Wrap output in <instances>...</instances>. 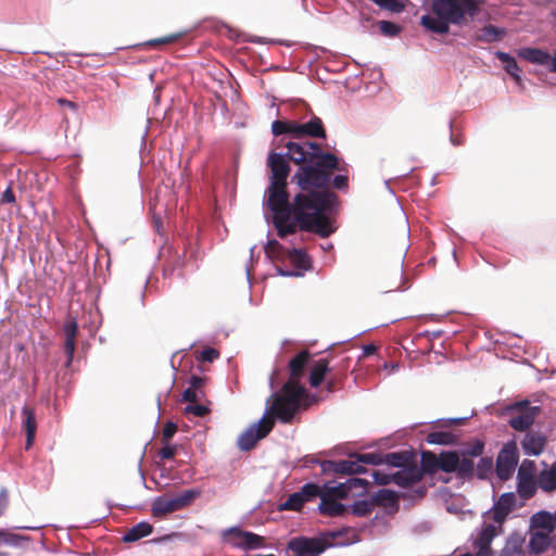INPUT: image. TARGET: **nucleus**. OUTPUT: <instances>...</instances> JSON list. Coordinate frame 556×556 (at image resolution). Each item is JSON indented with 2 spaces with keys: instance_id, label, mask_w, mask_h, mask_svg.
Returning a JSON list of instances; mask_svg holds the SVG:
<instances>
[{
  "instance_id": "72a5a7b5",
  "label": "nucleus",
  "mask_w": 556,
  "mask_h": 556,
  "mask_svg": "<svg viewBox=\"0 0 556 556\" xmlns=\"http://www.w3.org/2000/svg\"><path fill=\"white\" fill-rule=\"evenodd\" d=\"M348 494L349 485L345 482L334 486H329L327 484L321 486V495L330 498L342 500L345 498Z\"/></svg>"
},
{
  "instance_id": "ea45409f",
  "label": "nucleus",
  "mask_w": 556,
  "mask_h": 556,
  "mask_svg": "<svg viewBox=\"0 0 556 556\" xmlns=\"http://www.w3.org/2000/svg\"><path fill=\"white\" fill-rule=\"evenodd\" d=\"M304 503L312 502L321 496V486L316 483H306L300 489Z\"/></svg>"
},
{
  "instance_id": "f704fd0d",
  "label": "nucleus",
  "mask_w": 556,
  "mask_h": 556,
  "mask_svg": "<svg viewBox=\"0 0 556 556\" xmlns=\"http://www.w3.org/2000/svg\"><path fill=\"white\" fill-rule=\"evenodd\" d=\"M288 258L299 269H307L311 265L308 255L301 249L288 251Z\"/></svg>"
},
{
  "instance_id": "6e6552de",
  "label": "nucleus",
  "mask_w": 556,
  "mask_h": 556,
  "mask_svg": "<svg viewBox=\"0 0 556 556\" xmlns=\"http://www.w3.org/2000/svg\"><path fill=\"white\" fill-rule=\"evenodd\" d=\"M519 453L515 442L506 443L496 459V475L501 480H508L516 470Z\"/></svg>"
},
{
  "instance_id": "de8ad7c7",
  "label": "nucleus",
  "mask_w": 556,
  "mask_h": 556,
  "mask_svg": "<svg viewBox=\"0 0 556 556\" xmlns=\"http://www.w3.org/2000/svg\"><path fill=\"white\" fill-rule=\"evenodd\" d=\"M535 464L533 460H523L517 473V478H534Z\"/></svg>"
},
{
  "instance_id": "4be33fe9",
  "label": "nucleus",
  "mask_w": 556,
  "mask_h": 556,
  "mask_svg": "<svg viewBox=\"0 0 556 556\" xmlns=\"http://www.w3.org/2000/svg\"><path fill=\"white\" fill-rule=\"evenodd\" d=\"M518 55L532 64L548 65L551 61L549 53L538 48H522Z\"/></svg>"
},
{
  "instance_id": "39448f33",
  "label": "nucleus",
  "mask_w": 556,
  "mask_h": 556,
  "mask_svg": "<svg viewBox=\"0 0 556 556\" xmlns=\"http://www.w3.org/2000/svg\"><path fill=\"white\" fill-rule=\"evenodd\" d=\"M274 416L266 412V415L263 416L258 422L251 425L243 431L237 442L240 451L248 452L253 450L260 440L267 437L274 428Z\"/></svg>"
},
{
  "instance_id": "4d7b16f0",
  "label": "nucleus",
  "mask_w": 556,
  "mask_h": 556,
  "mask_svg": "<svg viewBox=\"0 0 556 556\" xmlns=\"http://www.w3.org/2000/svg\"><path fill=\"white\" fill-rule=\"evenodd\" d=\"M163 447L159 451V456L163 460L173 459L176 455L177 446L168 443H162Z\"/></svg>"
},
{
  "instance_id": "a211bd4d",
  "label": "nucleus",
  "mask_w": 556,
  "mask_h": 556,
  "mask_svg": "<svg viewBox=\"0 0 556 556\" xmlns=\"http://www.w3.org/2000/svg\"><path fill=\"white\" fill-rule=\"evenodd\" d=\"M349 367V358H345L341 362L339 365V368H331V371L328 372L329 377L326 381V390L328 392H334L339 389H341L342 383L346 377L345 371Z\"/></svg>"
},
{
  "instance_id": "aec40b11",
  "label": "nucleus",
  "mask_w": 556,
  "mask_h": 556,
  "mask_svg": "<svg viewBox=\"0 0 556 556\" xmlns=\"http://www.w3.org/2000/svg\"><path fill=\"white\" fill-rule=\"evenodd\" d=\"M318 509L321 515L329 517L342 516L348 510V508L338 500L330 498L324 495L320 496Z\"/></svg>"
},
{
  "instance_id": "864d4df0",
  "label": "nucleus",
  "mask_w": 556,
  "mask_h": 556,
  "mask_svg": "<svg viewBox=\"0 0 556 556\" xmlns=\"http://www.w3.org/2000/svg\"><path fill=\"white\" fill-rule=\"evenodd\" d=\"M13 181L9 180L7 188L0 195V204H14L16 202L15 194L13 192Z\"/></svg>"
},
{
  "instance_id": "58836bf2",
  "label": "nucleus",
  "mask_w": 556,
  "mask_h": 556,
  "mask_svg": "<svg viewBox=\"0 0 556 556\" xmlns=\"http://www.w3.org/2000/svg\"><path fill=\"white\" fill-rule=\"evenodd\" d=\"M374 508H375V504H374L372 497H370L369 500H359V501L354 502L351 510H352V514L357 517H365V516L369 515L374 510Z\"/></svg>"
},
{
  "instance_id": "680f3d73",
  "label": "nucleus",
  "mask_w": 556,
  "mask_h": 556,
  "mask_svg": "<svg viewBox=\"0 0 556 556\" xmlns=\"http://www.w3.org/2000/svg\"><path fill=\"white\" fill-rule=\"evenodd\" d=\"M219 357V352L213 348H205L201 352L200 359L203 362H213L214 359Z\"/></svg>"
},
{
  "instance_id": "3c124183",
  "label": "nucleus",
  "mask_w": 556,
  "mask_h": 556,
  "mask_svg": "<svg viewBox=\"0 0 556 556\" xmlns=\"http://www.w3.org/2000/svg\"><path fill=\"white\" fill-rule=\"evenodd\" d=\"M370 476L377 484L387 485L393 483V473H386L381 470H372Z\"/></svg>"
},
{
  "instance_id": "69168bd1",
  "label": "nucleus",
  "mask_w": 556,
  "mask_h": 556,
  "mask_svg": "<svg viewBox=\"0 0 556 556\" xmlns=\"http://www.w3.org/2000/svg\"><path fill=\"white\" fill-rule=\"evenodd\" d=\"M349 485V492L354 488H365L368 484V481L361 478H349L345 482Z\"/></svg>"
},
{
  "instance_id": "1a4fd4ad",
  "label": "nucleus",
  "mask_w": 556,
  "mask_h": 556,
  "mask_svg": "<svg viewBox=\"0 0 556 556\" xmlns=\"http://www.w3.org/2000/svg\"><path fill=\"white\" fill-rule=\"evenodd\" d=\"M287 548L292 556H319L326 549V543L317 538L299 536L291 539Z\"/></svg>"
},
{
  "instance_id": "6e6d98bb",
  "label": "nucleus",
  "mask_w": 556,
  "mask_h": 556,
  "mask_svg": "<svg viewBox=\"0 0 556 556\" xmlns=\"http://www.w3.org/2000/svg\"><path fill=\"white\" fill-rule=\"evenodd\" d=\"M185 410L187 414H192L198 417H204L210 413V409L206 406L197 403L187 405Z\"/></svg>"
},
{
  "instance_id": "e433bc0d",
  "label": "nucleus",
  "mask_w": 556,
  "mask_h": 556,
  "mask_svg": "<svg viewBox=\"0 0 556 556\" xmlns=\"http://www.w3.org/2000/svg\"><path fill=\"white\" fill-rule=\"evenodd\" d=\"M365 468L359 462L352 459L339 460L338 475H356L365 472Z\"/></svg>"
},
{
  "instance_id": "a19ab883",
  "label": "nucleus",
  "mask_w": 556,
  "mask_h": 556,
  "mask_svg": "<svg viewBox=\"0 0 556 556\" xmlns=\"http://www.w3.org/2000/svg\"><path fill=\"white\" fill-rule=\"evenodd\" d=\"M304 501L300 492H294L288 496L285 503L280 505V510L299 511L304 505Z\"/></svg>"
},
{
  "instance_id": "bb28decb",
  "label": "nucleus",
  "mask_w": 556,
  "mask_h": 556,
  "mask_svg": "<svg viewBox=\"0 0 556 556\" xmlns=\"http://www.w3.org/2000/svg\"><path fill=\"white\" fill-rule=\"evenodd\" d=\"M29 535L18 534L12 532L8 528H0V546L5 545L10 547H22L24 542H30Z\"/></svg>"
},
{
  "instance_id": "c756f323",
  "label": "nucleus",
  "mask_w": 556,
  "mask_h": 556,
  "mask_svg": "<svg viewBox=\"0 0 556 556\" xmlns=\"http://www.w3.org/2000/svg\"><path fill=\"white\" fill-rule=\"evenodd\" d=\"M419 468L422 470V476L434 475L439 471V455L431 451H424Z\"/></svg>"
},
{
  "instance_id": "393cba45",
  "label": "nucleus",
  "mask_w": 556,
  "mask_h": 556,
  "mask_svg": "<svg viewBox=\"0 0 556 556\" xmlns=\"http://www.w3.org/2000/svg\"><path fill=\"white\" fill-rule=\"evenodd\" d=\"M459 435L453 431L437 430L427 434L426 442L435 445H453L458 441Z\"/></svg>"
},
{
  "instance_id": "ddd939ff",
  "label": "nucleus",
  "mask_w": 556,
  "mask_h": 556,
  "mask_svg": "<svg viewBox=\"0 0 556 556\" xmlns=\"http://www.w3.org/2000/svg\"><path fill=\"white\" fill-rule=\"evenodd\" d=\"M556 528V518L548 511H539L530 519V530L536 533L545 534L551 538Z\"/></svg>"
},
{
  "instance_id": "8fccbe9b",
  "label": "nucleus",
  "mask_w": 556,
  "mask_h": 556,
  "mask_svg": "<svg viewBox=\"0 0 556 556\" xmlns=\"http://www.w3.org/2000/svg\"><path fill=\"white\" fill-rule=\"evenodd\" d=\"M483 451L484 443L480 440H477L472 444H470L465 451H463L462 454L472 458L481 456L483 454Z\"/></svg>"
},
{
  "instance_id": "6ab92c4d",
  "label": "nucleus",
  "mask_w": 556,
  "mask_h": 556,
  "mask_svg": "<svg viewBox=\"0 0 556 556\" xmlns=\"http://www.w3.org/2000/svg\"><path fill=\"white\" fill-rule=\"evenodd\" d=\"M538 486L545 493L556 491V462L538 475Z\"/></svg>"
},
{
  "instance_id": "5fc2aeb1",
  "label": "nucleus",
  "mask_w": 556,
  "mask_h": 556,
  "mask_svg": "<svg viewBox=\"0 0 556 556\" xmlns=\"http://www.w3.org/2000/svg\"><path fill=\"white\" fill-rule=\"evenodd\" d=\"M177 432V425L173 421H167L162 430L161 442L168 443L174 434Z\"/></svg>"
},
{
  "instance_id": "f8f14e48",
  "label": "nucleus",
  "mask_w": 556,
  "mask_h": 556,
  "mask_svg": "<svg viewBox=\"0 0 556 556\" xmlns=\"http://www.w3.org/2000/svg\"><path fill=\"white\" fill-rule=\"evenodd\" d=\"M496 535V527L494 525H485L477 539L473 541V547L477 551L476 556H493L491 543Z\"/></svg>"
},
{
  "instance_id": "a878e982",
  "label": "nucleus",
  "mask_w": 556,
  "mask_h": 556,
  "mask_svg": "<svg viewBox=\"0 0 556 556\" xmlns=\"http://www.w3.org/2000/svg\"><path fill=\"white\" fill-rule=\"evenodd\" d=\"M72 377H73V369L72 365L66 366V361L64 362L62 368L56 371L54 376V383L56 391H64V393H68L72 388Z\"/></svg>"
},
{
  "instance_id": "09e8293b",
  "label": "nucleus",
  "mask_w": 556,
  "mask_h": 556,
  "mask_svg": "<svg viewBox=\"0 0 556 556\" xmlns=\"http://www.w3.org/2000/svg\"><path fill=\"white\" fill-rule=\"evenodd\" d=\"M492 468H493L492 459L489 457H482V458H480L478 466H477V470H478L477 476L480 479H483L488 476V473H490L492 471Z\"/></svg>"
},
{
  "instance_id": "0eeeda50",
  "label": "nucleus",
  "mask_w": 556,
  "mask_h": 556,
  "mask_svg": "<svg viewBox=\"0 0 556 556\" xmlns=\"http://www.w3.org/2000/svg\"><path fill=\"white\" fill-rule=\"evenodd\" d=\"M540 413V407L531 406L528 401L516 403L510 407L509 425L517 431H525L532 426Z\"/></svg>"
},
{
  "instance_id": "9b49d317",
  "label": "nucleus",
  "mask_w": 556,
  "mask_h": 556,
  "mask_svg": "<svg viewBox=\"0 0 556 556\" xmlns=\"http://www.w3.org/2000/svg\"><path fill=\"white\" fill-rule=\"evenodd\" d=\"M78 323L75 317H68L63 324L64 342L63 352L66 356V366L73 365L75 353V338L78 332Z\"/></svg>"
},
{
  "instance_id": "c85d7f7f",
  "label": "nucleus",
  "mask_w": 556,
  "mask_h": 556,
  "mask_svg": "<svg viewBox=\"0 0 556 556\" xmlns=\"http://www.w3.org/2000/svg\"><path fill=\"white\" fill-rule=\"evenodd\" d=\"M415 459L410 452H391L382 455V464H387L393 467L403 468Z\"/></svg>"
},
{
  "instance_id": "423d86ee",
  "label": "nucleus",
  "mask_w": 556,
  "mask_h": 556,
  "mask_svg": "<svg viewBox=\"0 0 556 556\" xmlns=\"http://www.w3.org/2000/svg\"><path fill=\"white\" fill-rule=\"evenodd\" d=\"M223 539L233 547L249 551L265 547V539L256 533L231 527L223 531Z\"/></svg>"
},
{
  "instance_id": "a18cd8bd",
  "label": "nucleus",
  "mask_w": 556,
  "mask_h": 556,
  "mask_svg": "<svg viewBox=\"0 0 556 556\" xmlns=\"http://www.w3.org/2000/svg\"><path fill=\"white\" fill-rule=\"evenodd\" d=\"M355 457L359 465L369 464V465H380L382 464V455L378 453H365V454H356Z\"/></svg>"
},
{
  "instance_id": "cd10ccee",
  "label": "nucleus",
  "mask_w": 556,
  "mask_h": 556,
  "mask_svg": "<svg viewBox=\"0 0 556 556\" xmlns=\"http://www.w3.org/2000/svg\"><path fill=\"white\" fill-rule=\"evenodd\" d=\"M496 58L504 64L505 71L511 76L516 84L520 86L522 81L520 76L521 70L515 58L502 51L496 52Z\"/></svg>"
},
{
  "instance_id": "37998d69",
  "label": "nucleus",
  "mask_w": 556,
  "mask_h": 556,
  "mask_svg": "<svg viewBox=\"0 0 556 556\" xmlns=\"http://www.w3.org/2000/svg\"><path fill=\"white\" fill-rule=\"evenodd\" d=\"M502 35L503 30L493 25H488L481 29V33L478 35V40L492 42L498 40L502 37Z\"/></svg>"
},
{
  "instance_id": "c03bdc74",
  "label": "nucleus",
  "mask_w": 556,
  "mask_h": 556,
  "mask_svg": "<svg viewBox=\"0 0 556 556\" xmlns=\"http://www.w3.org/2000/svg\"><path fill=\"white\" fill-rule=\"evenodd\" d=\"M378 25H379L381 34L387 37H395L402 30L401 26H399L397 24H394L390 21H380L378 23Z\"/></svg>"
},
{
  "instance_id": "7ed1b4c3",
  "label": "nucleus",
  "mask_w": 556,
  "mask_h": 556,
  "mask_svg": "<svg viewBox=\"0 0 556 556\" xmlns=\"http://www.w3.org/2000/svg\"><path fill=\"white\" fill-rule=\"evenodd\" d=\"M431 15H422L420 24L434 34H447L450 25H467L479 14L476 0H432Z\"/></svg>"
},
{
  "instance_id": "f3484780",
  "label": "nucleus",
  "mask_w": 556,
  "mask_h": 556,
  "mask_svg": "<svg viewBox=\"0 0 556 556\" xmlns=\"http://www.w3.org/2000/svg\"><path fill=\"white\" fill-rule=\"evenodd\" d=\"M271 132L276 137L290 135L292 138L301 140L300 123L296 121L276 119L271 123Z\"/></svg>"
},
{
  "instance_id": "473e14b6",
  "label": "nucleus",
  "mask_w": 556,
  "mask_h": 556,
  "mask_svg": "<svg viewBox=\"0 0 556 556\" xmlns=\"http://www.w3.org/2000/svg\"><path fill=\"white\" fill-rule=\"evenodd\" d=\"M523 544L525 539L519 535H511L501 551L500 556H520L523 552Z\"/></svg>"
},
{
  "instance_id": "dca6fc26",
  "label": "nucleus",
  "mask_w": 556,
  "mask_h": 556,
  "mask_svg": "<svg viewBox=\"0 0 556 556\" xmlns=\"http://www.w3.org/2000/svg\"><path fill=\"white\" fill-rule=\"evenodd\" d=\"M301 139L305 137L326 139L327 134L323 121L318 116H313L306 123H300Z\"/></svg>"
},
{
  "instance_id": "052dcab7",
  "label": "nucleus",
  "mask_w": 556,
  "mask_h": 556,
  "mask_svg": "<svg viewBox=\"0 0 556 556\" xmlns=\"http://www.w3.org/2000/svg\"><path fill=\"white\" fill-rule=\"evenodd\" d=\"M339 462L336 460H323L320 462V468L323 473H336L338 475Z\"/></svg>"
},
{
  "instance_id": "5701e85b",
  "label": "nucleus",
  "mask_w": 556,
  "mask_h": 556,
  "mask_svg": "<svg viewBox=\"0 0 556 556\" xmlns=\"http://www.w3.org/2000/svg\"><path fill=\"white\" fill-rule=\"evenodd\" d=\"M331 371L329 367V361L327 358H320L316 361L309 374V384L313 388H317L325 380L326 375Z\"/></svg>"
},
{
  "instance_id": "774afa93",
  "label": "nucleus",
  "mask_w": 556,
  "mask_h": 556,
  "mask_svg": "<svg viewBox=\"0 0 556 556\" xmlns=\"http://www.w3.org/2000/svg\"><path fill=\"white\" fill-rule=\"evenodd\" d=\"M8 505H9V494H8L7 488L3 486L0 490V507H3V509L5 510Z\"/></svg>"
},
{
  "instance_id": "412c9836",
  "label": "nucleus",
  "mask_w": 556,
  "mask_h": 556,
  "mask_svg": "<svg viewBox=\"0 0 556 556\" xmlns=\"http://www.w3.org/2000/svg\"><path fill=\"white\" fill-rule=\"evenodd\" d=\"M371 497L375 507L382 506L391 510H397L399 508V497L394 491L381 489L378 492H376Z\"/></svg>"
},
{
  "instance_id": "7c9ffc66",
  "label": "nucleus",
  "mask_w": 556,
  "mask_h": 556,
  "mask_svg": "<svg viewBox=\"0 0 556 556\" xmlns=\"http://www.w3.org/2000/svg\"><path fill=\"white\" fill-rule=\"evenodd\" d=\"M538 488V478H517V491L523 500L531 498Z\"/></svg>"
},
{
  "instance_id": "c9c22d12",
  "label": "nucleus",
  "mask_w": 556,
  "mask_h": 556,
  "mask_svg": "<svg viewBox=\"0 0 556 556\" xmlns=\"http://www.w3.org/2000/svg\"><path fill=\"white\" fill-rule=\"evenodd\" d=\"M22 428L25 432H36L37 429V419L36 414L33 408L29 406H24L22 408Z\"/></svg>"
},
{
  "instance_id": "e2e57ef3",
  "label": "nucleus",
  "mask_w": 556,
  "mask_h": 556,
  "mask_svg": "<svg viewBox=\"0 0 556 556\" xmlns=\"http://www.w3.org/2000/svg\"><path fill=\"white\" fill-rule=\"evenodd\" d=\"M201 397L202 396L200 393L190 388L186 389L182 393V401L188 402L190 404L197 403Z\"/></svg>"
},
{
  "instance_id": "338daca9",
  "label": "nucleus",
  "mask_w": 556,
  "mask_h": 556,
  "mask_svg": "<svg viewBox=\"0 0 556 556\" xmlns=\"http://www.w3.org/2000/svg\"><path fill=\"white\" fill-rule=\"evenodd\" d=\"M56 103L60 105V106H66L68 109H71L73 112H77L78 111V104L66 99V98H59L56 100Z\"/></svg>"
},
{
  "instance_id": "f03ea898",
  "label": "nucleus",
  "mask_w": 556,
  "mask_h": 556,
  "mask_svg": "<svg viewBox=\"0 0 556 556\" xmlns=\"http://www.w3.org/2000/svg\"><path fill=\"white\" fill-rule=\"evenodd\" d=\"M311 359V353L307 350L301 351L290 359L288 367L290 371L289 380L282 388L275 392L267 401V413L282 424H291L294 416L302 407V401L307 397L306 389L300 383L304 370Z\"/></svg>"
},
{
  "instance_id": "f257e3e1",
  "label": "nucleus",
  "mask_w": 556,
  "mask_h": 556,
  "mask_svg": "<svg viewBox=\"0 0 556 556\" xmlns=\"http://www.w3.org/2000/svg\"><path fill=\"white\" fill-rule=\"evenodd\" d=\"M287 153L270 151L266 165V204L280 238L298 229L329 237L334 228L328 214L338 202L334 190H348L346 164L314 141H288Z\"/></svg>"
},
{
  "instance_id": "2f4dec72",
  "label": "nucleus",
  "mask_w": 556,
  "mask_h": 556,
  "mask_svg": "<svg viewBox=\"0 0 556 556\" xmlns=\"http://www.w3.org/2000/svg\"><path fill=\"white\" fill-rule=\"evenodd\" d=\"M529 547L532 553L542 554L551 547V538L530 530Z\"/></svg>"
},
{
  "instance_id": "603ef678",
  "label": "nucleus",
  "mask_w": 556,
  "mask_h": 556,
  "mask_svg": "<svg viewBox=\"0 0 556 556\" xmlns=\"http://www.w3.org/2000/svg\"><path fill=\"white\" fill-rule=\"evenodd\" d=\"M467 418H448V419H440L434 425L433 428L439 429H448L454 426L464 425Z\"/></svg>"
},
{
  "instance_id": "0e129e2a",
  "label": "nucleus",
  "mask_w": 556,
  "mask_h": 556,
  "mask_svg": "<svg viewBox=\"0 0 556 556\" xmlns=\"http://www.w3.org/2000/svg\"><path fill=\"white\" fill-rule=\"evenodd\" d=\"M177 38H178L177 35H170V36L163 37L160 39L149 40V41L144 42V46H156V45L169 43V42L175 41ZM141 46H143V43H141Z\"/></svg>"
},
{
  "instance_id": "4c0bfd02",
  "label": "nucleus",
  "mask_w": 556,
  "mask_h": 556,
  "mask_svg": "<svg viewBox=\"0 0 556 556\" xmlns=\"http://www.w3.org/2000/svg\"><path fill=\"white\" fill-rule=\"evenodd\" d=\"M382 10L401 13L405 10L408 0H370Z\"/></svg>"
},
{
  "instance_id": "79ce46f5",
  "label": "nucleus",
  "mask_w": 556,
  "mask_h": 556,
  "mask_svg": "<svg viewBox=\"0 0 556 556\" xmlns=\"http://www.w3.org/2000/svg\"><path fill=\"white\" fill-rule=\"evenodd\" d=\"M456 473L460 478H470L475 473V464L472 458L463 455V458L459 457V467L456 470Z\"/></svg>"
},
{
  "instance_id": "20e7f679",
  "label": "nucleus",
  "mask_w": 556,
  "mask_h": 556,
  "mask_svg": "<svg viewBox=\"0 0 556 556\" xmlns=\"http://www.w3.org/2000/svg\"><path fill=\"white\" fill-rule=\"evenodd\" d=\"M201 495L198 489L184 490L174 496H160L152 504L153 516H164L185 507H188L197 497Z\"/></svg>"
},
{
  "instance_id": "2eb2a0df",
  "label": "nucleus",
  "mask_w": 556,
  "mask_h": 556,
  "mask_svg": "<svg viewBox=\"0 0 556 556\" xmlns=\"http://www.w3.org/2000/svg\"><path fill=\"white\" fill-rule=\"evenodd\" d=\"M545 444L546 438L536 432H528L521 441L523 452L529 455H540Z\"/></svg>"
},
{
  "instance_id": "9d476101",
  "label": "nucleus",
  "mask_w": 556,
  "mask_h": 556,
  "mask_svg": "<svg viewBox=\"0 0 556 556\" xmlns=\"http://www.w3.org/2000/svg\"><path fill=\"white\" fill-rule=\"evenodd\" d=\"M421 479L422 470H420L416 459H414L400 470L393 472V483L402 488H407L413 484H416Z\"/></svg>"
},
{
  "instance_id": "b1692460",
  "label": "nucleus",
  "mask_w": 556,
  "mask_h": 556,
  "mask_svg": "<svg viewBox=\"0 0 556 556\" xmlns=\"http://www.w3.org/2000/svg\"><path fill=\"white\" fill-rule=\"evenodd\" d=\"M459 467V455L456 451H443L439 454V471L456 472Z\"/></svg>"
},
{
  "instance_id": "13d9d810",
  "label": "nucleus",
  "mask_w": 556,
  "mask_h": 556,
  "mask_svg": "<svg viewBox=\"0 0 556 556\" xmlns=\"http://www.w3.org/2000/svg\"><path fill=\"white\" fill-rule=\"evenodd\" d=\"M122 541L124 543H134L139 541V522L132 525L130 530L123 534Z\"/></svg>"
},
{
  "instance_id": "bf43d9fd",
  "label": "nucleus",
  "mask_w": 556,
  "mask_h": 556,
  "mask_svg": "<svg viewBox=\"0 0 556 556\" xmlns=\"http://www.w3.org/2000/svg\"><path fill=\"white\" fill-rule=\"evenodd\" d=\"M206 378L199 377V376H191L190 378V389L195 390L198 393L201 394V396L204 395L203 388L205 386Z\"/></svg>"
},
{
  "instance_id": "49530a36",
  "label": "nucleus",
  "mask_w": 556,
  "mask_h": 556,
  "mask_svg": "<svg viewBox=\"0 0 556 556\" xmlns=\"http://www.w3.org/2000/svg\"><path fill=\"white\" fill-rule=\"evenodd\" d=\"M265 253L271 258L280 257L283 254V247L275 239L269 240L265 247Z\"/></svg>"
},
{
  "instance_id": "4468645a",
  "label": "nucleus",
  "mask_w": 556,
  "mask_h": 556,
  "mask_svg": "<svg viewBox=\"0 0 556 556\" xmlns=\"http://www.w3.org/2000/svg\"><path fill=\"white\" fill-rule=\"evenodd\" d=\"M516 497L513 493H504L493 507V519L497 523H502L508 514L514 509Z\"/></svg>"
}]
</instances>
